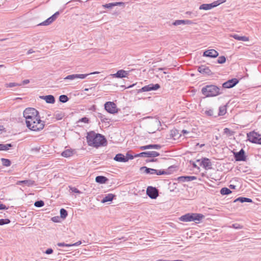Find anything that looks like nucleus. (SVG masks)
<instances>
[{"label": "nucleus", "mask_w": 261, "mask_h": 261, "mask_svg": "<svg viewBox=\"0 0 261 261\" xmlns=\"http://www.w3.org/2000/svg\"><path fill=\"white\" fill-rule=\"evenodd\" d=\"M87 140L89 146L95 147L104 145L107 142L103 136L99 134H96L94 132H90L88 133Z\"/></svg>", "instance_id": "nucleus-1"}, {"label": "nucleus", "mask_w": 261, "mask_h": 261, "mask_svg": "<svg viewBox=\"0 0 261 261\" xmlns=\"http://www.w3.org/2000/svg\"><path fill=\"white\" fill-rule=\"evenodd\" d=\"M201 92L206 97L216 96L223 93L220 88L214 85H207L203 87Z\"/></svg>", "instance_id": "nucleus-2"}, {"label": "nucleus", "mask_w": 261, "mask_h": 261, "mask_svg": "<svg viewBox=\"0 0 261 261\" xmlns=\"http://www.w3.org/2000/svg\"><path fill=\"white\" fill-rule=\"evenodd\" d=\"M25 123L27 127L33 131L42 130L45 125L44 122L40 119V116L36 117V119L28 120Z\"/></svg>", "instance_id": "nucleus-3"}, {"label": "nucleus", "mask_w": 261, "mask_h": 261, "mask_svg": "<svg viewBox=\"0 0 261 261\" xmlns=\"http://www.w3.org/2000/svg\"><path fill=\"white\" fill-rule=\"evenodd\" d=\"M203 217L204 216L200 214L188 213L181 216L179 220L183 222H196L200 221Z\"/></svg>", "instance_id": "nucleus-4"}, {"label": "nucleus", "mask_w": 261, "mask_h": 261, "mask_svg": "<svg viewBox=\"0 0 261 261\" xmlns=\"http://www.w3.org/2000/svg\"><path fill=\"white\" fill-rule=\"evenodd\" d=\"M23 115L25 119V122L28 120L36 119V117L40 116L39 112L33 108H26L23 111Z\"/></svg>", "instance_id": "nucleus-5"}, {"label": "nucleus", "mask_w": 261, "mask_h": 261, "mask_svg": "<svg viewBox=\"0 0 261 261\" xmlns=\"http://www.w3.org/2000/svg\"><path fill=\"white\" fill-rule=\"evenodd\" d=\"M140 171L146 174H156L159 175L167 174V172L165 170H158L152 168H147L145 166L141 167Z\"/></svg>", "instance_id": "nucleus-6"}, {"label": "nucleus", "mask_w": 261, "mask_h": 261, "mask_svg": "<svg viewBox=\"0 0 261 261\" xmlns=\"http://www.w3.org/2000/svg\"><path fill=\"white\" fill-rule=\"evenodd\" d=\"M252 200L251 199L246 198V197H239L232 201H229L230 203V206L231 208H237L239 207L240 205L238 204V203H243V202H252Z\"/></svg>", "instance_id": "nucleus-7"}, {"label": "nucleus", "mask_w": 261, "mask_h": 261, "mask_svg": "<svg viewBox=\"0 0 261 261\" xmlns=\"http://www.w3.org/2000/svg\"><path fill=\"white\" fill-rule=\"evenodd\" d=\"M99 72L98 71H95L93 72H91L89 74H70L69 75H67L64 78V80H74L76 79H85L87 76L90 74H95L99 73Z\"/></svg>", "instance_id": "nucleus-8"}, {"label": "nucleus", "mask_w": 261, "mask_h": 261, "mask_svg": "<svg viewBox=\"0 0 261 261\" xmlns=\"http://www.w3.org/2000/svg\"><path fill=\"white\" fill-rule=\"evenodd\" d=\"M225 2H226V0H218V1H215L211 4H202L200 6L199 9L205 10H210L214 7H216L219 6L220 4H222Z\"/></svg>", "instance_id": "nucleus-9"}, {"label": "nucleus", "mask_w": 261, "mask_h": 261, "mask_svg": "<svg viewBox=\"0 0 261 261\" xmlns=\"http://www.w3.org/2000/svg\"><path fill=\"white\" fill-rule=\"evenodd\" d=\"M105 109L108 112L111 114H115L118 112L116 105L114 102H106L105 104Z\"/></svg>", "instance_id": "nucleus-10"}, {"label": "nucleus", "mask_w": 261, "mask_h": 261, "mask_svg": "<svg viewBox=\"0 0 261 261\" xmlns=\"http://www.w3.org/2000/svg\"><path fill=\"white\" fill-rule=\"evenodd\" d=\"M146 194L151 199H155L159 195L157 189L151 186L147 188Z\"/></svg>", "instance_id": "nucleus-11"}, {"label": "nucleus", "mask_w": 261, "mask_h": 261, "mask_svg": "<svg viewBox=\"0 0 261 261\" xmlns=\"http://www.w3.org/2000/svg\"><path fill=\"white\" fill-rule=\"evenodd\" d=\"M160 155L159 153L155 151H148L141 152L135 155V156H141L144 158L156 157Z\"/></svg>", "instance_id": "nucleus-12"}, {"label": "nucleus", "mask_w": 261, "mask_h": 261, "mask_svg": "<svg viewBox=\"0 0 261 261\" xmlns=\"http://www.w3.org/2000/svg\"><path fill=\"white\" fill-rule=\"evenodd\" d=\"M160 88V85L159 84H150L148 85L142 87L141 89L139 90V92H148L152 90H156Z\"/></svg>", "instance_id": "nucleus-13"}, {"label": "nucleus", "mask_w": 261, "mask_h": 261, "mask_svg": "<svg viewBox=\"0 0 261 261\" xmlns=\"http://www.w3.org/2000/svg\"><path fill=\"white\" fill-rule=\"evenodd\" d=\"M234 158L237 161H245L246 160V156L245 155L244 150L242 149L239 152H233Z\"/></svg>", "instance_id": "nucleus-14"}, {"label": "nucleus", "mask_w": 261, "mask_h": 261, "mask_svg": "<svg viewBox=\"0 0 261 261\" xmlns=\"http://www.w3.org/2000/svg\"><path fill=\"white\" fill-rule=\"evenodd\" d=\"M197 162H200V166H202L203 167L206 169L211 168L212 163L208 159L204 158L201 162L199 160H197Z\"/></svg>", "instance_id": "nucleus-15"}, {"label": "nucleus", "mask_w": 261, "mask_h": 261, "mask_svg": "<svg viewBox=\"0 0 261 261\" xmlns=\"http://www.w3.org/2000/svg\"><path fill=\"white\" fill-rule=\"evenodd\" d=\"M128 75V71L121 69L118 70L116 73L112 74L111 75L113 77L122 78L125 77Z\"/></svg>", "instance_id": "nucleus-16"}, {"label": "nucleus", "mask_w": 261, "mask_h": 261, "mask_svg": "<svg viewBox=\"0 0 261 261\" xmlns=\"http://www.w3.org/2000/svg\"><path fill=\"white\" fill-rule=\"evenodd\" d=\"M247 138L248 140L252 143H256V142L258 141H257V138H258V134L254 132H250L247 134Z\"/></svg>", "instance_id": "nucleus-17"}, {"label": "nucleus", "mask_w": 261, "mask_h": 261, "mask_svg": "<svg viewBox=\"0 0 261 261\" xmlns=\"http://www.w3.org/2000/svg\"><path fill=\"white\" fill-rule=\"evenodd\" d=\"M219 55L218 53L215 49H212L205 51L203 53V56L211 58H216Z\"/></svg>", "instance_id": "nucleus-18"}, {"label": "nucleus", "mask_w": 261, "mask_h": 261, "mask_svg": "<svg viewBox=\"0 0 261 261\" xmlns=\"http://www.w3.org/2000/svg\"><path fill=\"white\" fill-rule=\"evenodd\" d=\"M229 37H232L238 41H248L249 40L248 37L240 36L234 33H229Z\"/></svg>", "instance_id": "nucleus-19"}, {"label": "nucleus", "mask_w": 261, "mask_h": 261, "mask_svg": "<svg viewBox=\"0 0 261 261\" xmlns=\"http://www.w3.org/2000/svg\"><path fill=\"white\" fill-rule=\"evenodd\" d=\"M198 70L199 72L206 75H211L212 72L211 69L205 65H201L198 67Z\"/></svg>", "instance_id": "nucleus-20"}, {"label": "nucleus", "mask_w": 261, "mask_h": 261, "mask_svg": "<svg viewBox=\"0 0 261 261\" xmlns=\"http://www.w3.org/2000/svg\"><path fill=\"white\" fill-rule=\"evenodd\" d=\"M125 4L123 2H115L113 3L106 4L102 5V7L105 8H112L114 6H122L124 7Z\"/></svg>", "instance_id": "nucleus-21"}, {"label": "nucleus", "mask_w": 261, "mask_h": 261, "mask_svg": "<svg viewBox=\"0 0 261 261\" xmlns=\"http://www.w3.org/2000/svg\"><path fill=\"white\" fill-rule=\"evenodd\" d=\"M114 160L117 162H126L128 161V159H127L125 156L121 153L116 154L114 157Z\"/></svg>", "instance_id": "nucleus-22"}, {"label": "nucleus", "mask_w": 261, "mask_h": 261, "mask_svg": "<svg viewBox=\"0 0 261 261\" xmlns=\"http://www.w3.org/2000/svg\"><path fill=\"white\" fill-rule=\"evenodd\" d=\"M40 97L42 99L45 100V101L48 103H54L55 102V97L51 95L42 96Z\"/></svg>", "instance_id": "nucleus-23"}, {"label": "nucleus", "mask_w": 261, "mask_h": 261, "mask_svg": "<svg viewBox=\"0 0 261 261\" xmlns=\"http://www.w3.org/2000/svg\"><path fill=\"white\" fill-rule=\"evenodd\" d=\"M192 22L190 20H176L173 23L174 25H179L181 24H191Z\"/></svg>", "instance_id": "nucleus-24"}, {"label": "nucleus", "mask_w": 261, "mask_h": 261, "mask_svg": "<svg viewBox=\"0 0 261 261\" xmlns=\"http://www.w3.org/2000/svg\"><path fill=\"white\" fill-rule=\"evenodd\" d=\"M178 180L181 182L189 181L196 179V177L194 176H186L178 177Z\"/></svg>", "instance_id": "nucleus-25"}, {"label": "nucleus", "mask_w": 261, "mask_h": 261, "mask_svg": "<svg viewBox=\"0 0 261 261\" xmlns=\"http://www.w3.org/2000/svg\"><path fill=\"white\" fill-rule=\"evenodd\" d=\"M115 195L113 194H108L103 198L101 200L102 203H106L107 202H110L113 200Z\"/></svg>", "instance_id": "nucleus-26"}, {"label": "nucleus", "mask_w": 261, "mask_h": 261, "mask_svg": "<svg viewBox=\"0 0 261 261\" xmlns=\"http://www.w3.org/2000/svg\"><path fill=\"white\" fill-rule=\"evenodd\" d=\"M108 180V179L103 176H97L95 178L96 182L99 184H105Z\"/></svg>", "instance_id": "nucleus-27"}, {"label": "nucleus", "mask_w": 261, "mask_h": 261, "mask_svg": "<svg viewBox=\"0 0 261 261\" xmlns=\"http://www.w3.org/2000/svg\"><path fill=\"white\" fill-rule=\"evenodd\" d=\"M74 150L72 149H66L62 153V155L65 158L72 156L73 154Z\"/></svg>", "instance_id": "nucleus-28"}, {"label": "nucleus", "mask_w": 261, "mask_h": 261, "mask_svg": "<svg viewBox=\"0 0 261 261\" xmlns=\"http://www.w3.org/2000/svg\"><path fill=\"white\" fill-rule=\"evenodd\" d=\"M11 144H0V151H7L12 147Z\"/></svg>", "instance_id": "nucleus-29"}, {"label": "nucleus", "mask_w": 261, "mask_h": 261, "mask_svg": "<svg viewBox=\"0 0 261 261\" xmlns=\"http://www.w3.org/2000/svg\"><path fill=\"white\" fill-rule=\"evenodd\" d=\"M21 184H24L28 186H32L34 185L35 181L32 180H21L17 182V184L20 185Z\"/></svg>", "instance_id": "nucleus-30"}, {"label": "nucleus", "mask_w": 261, "mask_h": 261, "mask_svg": "<svg viewBox=\"0 0 261 261\" xmlns=\"http://www.w3.org/2000/svg\"><path fill=\"white\" fill-rule=\"evenodd\" d=\"M204 114L208 116H214L215 117L217 116V113L214 112L213 110L212 109L205 111Z\"/></svg>", "instance_id": "nucleus-31"}, {"label": "nucleus", "mask_w": 261, "mask_h": 261, "mask_svg": "<svg viewBox=\"0 0 261 261\" xmlns=\"http://www.w3.org/2000/svg\"><path fill=\"white\" fill-rule=\"evenodd\" d=\"M226 106H222L219 108V113L217 114V116H222L224 115L226 113Z\"/></svg>", "instance_id": "nucleus-32"}, {"label": "nucleus", "mask_w": 261, "mask_h": 261, "mask_svg": "<svg viewBox=\"0 0 261 261\" xmlns=\"http://www.w3.org/2000/svg\"><path fill=\"white\" fill-rule=\"evenodd\" d=\"M238 83L239 80L237 79L229 80V89L235 86Z\"/></svg>", "instance_id": "nucleus-33"}, {"label": "nucleus", "mask_w": 261, "mask_h": 261, "mask_svg": "<svg viewBox=\"0 0 261 261\" xmlns=\"http://www.w3.org/2000/svg\"><path fill=\"white\" fill-rule=\"evenodd\" d=\"M233 181L237 182L236 179H232V180H230L229 182L232 184H229V189L234 190L237 189V187H239V185L238 183H237V185L234 184Z\"/></svg>", "instance_id": "nucleus-34"}, {"label": "nucleus", "mask_w": 261, "mask_h": 261, "mask_svg": "<svg viewBox=\"0 0 261 261\" xmlns=\"http://www.w3.org/2000/svg\"><path fill=\"white\" fill-rule=\"evenodd\" d=\"M1 161L3 165L5 166L9 167L11 165V161L8 159L2 158Z\"/></svg>", "instance_id": "nucleus-35"}, {"label": "nucleus", "mask_w": 261, "mask_h": 261, "mask_svg": "<svg viewBox=\"0 0 261 261\" xmlns=\"http://www.w3.org/2000/svg\"><path fill=\"white\" fill-rule=\"evenodd\" d=\"M22 84L16 83H6L5 86L7 88H11L15 86H21Z\"/></svg>", "instance_id": "nucleus-36"}, {"label": "nucleus", "mask_w": 261, "mask_h": 261, "mask_svg": "<svg viewBox=\"0 0 261 261\" xmlns=\"http://www.w3.org/2000/svg\"><path fill=\"white\" fill-rule=\"evenodd\" d=\"M68 97L65 95H62L59 97V100L60 102L65 103L68 100Z\"/></svg>", "instance_id": "nucleus-37"}, {"label": "nucleus", "mask_w": 261, "mask_h": 261, "mask_svg": "<svg viewBox=\"0 0 261 261\" xmlns=\"http://www.w3.org/2000/svg\"><path fill=\"white\" fill-rule=\"evenodd\" d=\"M67 216V212L66 210L64 208H61L60 210V216L62 218H65Z\"/></svg>", "instance_id": "nucleus-38"}, {"label": "nucleus", "mask_w": 261, "mask_h": 261, "mask_svg": "<svg viewBox=\"0 0 261 261\" xmlns=\"http://www.w3.org/2000/svg\"><path fill=\"white\" fill-rule=\"evenodd\" d=\"M148 149H160L161 148V145L158 144H150L148 145Z\"/></svg>", "instance_id": "nucleus-39"}, {"label": "nucleus", "mask_w": 261, "mask_h": 261, "mask_svg": "<svg viewBox=\"0 0 261 261\" xmlns=\"http://www.w3.org/2000/svg\"><path fill=\"white\" fill-rule=\"evenodd\" d=\"M44 204V202L42 200L37 201L35 202L34 205L37 207H41Z\"/></svg>", "instance_id": "nucleus-40"}, {"label": "nucleus", "mask_w": 261, "mask_h": 261, "mask_svg": "<svg viewBox=\"0 0 261 261\" xmlns=\"http://www.w3.org/2000/svg\"><path fill=\"white\" fill-rule=\"evenodd\" d=\"M10 222V221L8 219H2L0 220V225L9 224Z\"/></svg>", "instance_id": "nucleus-41"}, {"label": "nucleus", "mask_w": 261, "mask_h": 261, "mask_svg": "<svg viewBox=\"0 0 261 261\" xmlns=\"http://www.w3.org/2000/svg\"><path fill=\"white\" fill-rule=\"evenodd\" d=\"M220 193L222 195H228V188H223L220 191Z\"/></svg>", "instance_id": "nucleus-42"}, {"label": "nucleus", "mask_w": 261, "mask_h": 261, "mask_svg": "<svg viewBox=\"0 0 261 261\" xmlns=\"http://www.w3.org/2000/svg\"><path fill=\"white\" fill-rule=\"evenodd\" d=\"M70 190H71L72 192H74L75 193L77 194H80L81 192L77 188L75 187H72L71 186L69 187Z\"/></svg>", "instance_id": "nucleus-43"}, {"label": "nucleus", "mask_w": 261, "mask_h": 261, "mask_svg": "<svg viewBox=\"0 0 261 261\" xmlns=\"http://www.w3.org/2000/svg\"><path fill=\"white\" fill-rule=\"evenodd\" d=\"M226 61V58L224 56H221L218 59V63L220 64L224 63Z\"/></svg>", "instance_id": "nucleus-44"}, {"label": "nucleus", "mask_w": 261, "mask_h": 261, "mask_svg": "<svg viewBox=\"0 0 261 261\" xmlns=\"http://www.w3.org/2000/svg\"><path fill=\"white\" fill-rule=\"evenodd\" d=\"M225 88H228V81L223 84L222 87L220 88L221 91L223 92Z\"/></svg>", "instance_id": "nucleus-45"}, {"label": "nucleus", "mask_w": 261, "mask_h": 261, "mask_svg": "<svg viewBox=\"0 0 261 261\" xmlns=\"http://www.w3.org/2000/svg\"><path fill=\"white\" fill-rule=\"evenodd\" d=\"M57 245L59 247H70V244H65L64 243H58Z\"/></svg>", "instance_id": "nucleus-46"}, {"label": "nucleus", "mask_w": 261, "mask_h": 261, "mask_svg": "<svg viewBox=\"0 0 261 261\" xmlns=\"http://www.w3.org/2000/svg\"><path fill=\"white\" fill-rule=\"evenodd\" d=\"M232 227L234 229H241L242 228V226L238 223L233 224Z\"/></svg>", "instance_id": "nucleus-47"}, {"label": "nucleus", "mask_w": 261, "mask_h": 261, "mask_svg": "<svg viewBox=\"0 0 261 261\" xmlns=\"http://www.w3.org/2000/svg\"><path fill=\"white\" fill-rule=\"evenodd\" d=\"M50 24V22H49V20L48 19H47L46 20L43 21V22L40 23V25H48Z\"/></svg>", "instance_id": "nucleus-48"}, {"label": "nucleus", "mask_w": 261, "mask_h": 261, "mask_svg": "<svg viewBox=\"0 0 261 261\" xmlns=\"http://www.w3.org/2000/svg\"><path fill=\"white\" fill-rule=\"evenodd\" d=\"M63 115L61 113H60V114H57L56 115V118L57 119V120H61L62 119V118H63Z\"/></svg>", "instance_id": "nucleus-49"}, {"label": "nucleus", "mask_w": 261, "mask_h": 261, "mask_svg": "<svg viewBox=\"0 0 261 261\" xmlns=\"http://www.w3.org/2000/svg\"><path fill=\"white\" fill-rule=\"evenodd\" d=\"M125 157L128 159V160L129 159L132 160L134 159V156L129 154L128 152L126 153Z\"/></svg>", "instance_id": "nucleus-50"}, {"label": "nucleus", "mask_w": 261, "mask_h": 261, "mask_svg": "<svg viewBox=\"0 0 261 261\" xmlns=\"http://www.w3.org/2000/svg\"><path fill=\"white\" fill-rule=\"evenodd\" d=\"M59 15V12H57L54 15H53L51 17L54 19V20H55Z\"/></svg>", "instance_id": "nucleus-51"}, {"label": "nucleus", "mask_w": 261, "mask_h": 261, "mask_svg": "<svg viewBox=\"0 0 261 261\" xmlns=\"http://www.w3.org/2000/svg\"><path fill=\"white\" fill-rule=\"evenodd\" d=\"M53 252V250L51 248H48L45 251V253L47 254H51Z\"/></svg>", "instance_id": "nucleus-52"}, {"label": "nucleus", "mask_w": 261, "mask_h": 261, "mask_svg": "<svg viewBox=\"0 0 261 261\" xmlns=\"http://www.w3.org/2000/svg\"><path fill=\"white\" fill-rule=\"evenodd\" d=\"M82 243L81 241H78L74 244H70V246H76L81 245Z\"/></svg>", "instance_id": "nucleus-53"}, {"label": "nucleus", "mask_w": 261, "mask_h": 261, "mask_svg": "<svg viewBox=\"0 0 261 261\" xmlns=\"http://www.w3.org/2000/svg\"><path fill=\"white\" fill-rule=\"evenodd\" d=\"M80 121L82 122H85V123H87L89 121V119L87 117H84V118H82L80 120Z\"/></svg>", "instance_id": "nucleus-54"}, {"label": "nucleus", "mask_w": 261, "mask_h": 261, "mask_svg": "<svg viewBox=\"0 0 261 261\" xmlns=\"http://www.w3.org/2000/svg\"><path fill=\"white\" fill-rule=\"evenodd\" d=\"M7 209L6 205L3 204H0V210H6Z\"/></svg>", "instance_id": "nucleus-55"}, {"label": "nucleus", "mask_w": 261, "mask_h": 261, "mask_svg": "<svg viewBox=\"0 0 261 261\" xmlns=\"http://www.w3.org/2000/svg\"><path fill=\"white\" fill-rule=\"evenodd\" d=\"M257 141H258L256 142V143L261 144V136L260 135H258V138H257Z\"/></svg>", "instance_id": "nucleus-56"}, {"label": "nucleus", "mask_w": 261, "mask_h": 261, "mask_svg": "<svg viewBox=\"0 0 261 261\" xmlns=\"http://www.w3.org/2000/svg\"><path fill=\"white\" fill-rule=\"evenodd\" d=\"M141 150L148 149V145L143 146L140 147Z\"/></svg>", "instance_id": "nucleus-57"}, {"label": "nucleus", "mask_w": 261, "mask_h": 261, "mask_svg": "<svg viewBox=\"0 0 261 261\" xmlns=\"http://www.w3.org/2000/svg\"><path fill=\"white\" fill-rule=\"evenodd\" d=\"M30 83V80H25L24 81H23L22 82V84L23 85H25V84H28Z\"/></svg>", "instance_id": "nucleus-58"}, {"label": "nucleus", "mask_w": 261, "mask_h": 261, "mask_svg": "<svg viewBox=\"0 0 261 261\" xmlns=\"http://www.w3.org/2000/svg\"><path fill=\"white\" fill-rule=\"evenodd\" d=\"M151 124L153 125H157L158 124V121L156 120H153L151 122Z\"/></svg>", "instance_id": "nucleus-59"}, {"label": "nucleus", "mask_w": 261, "mask_h": 261, "mask_svg": "<svg viewBox=\"0 0 261 261\" xmlns=\"http://www.w3.org/2000/svg\"><path fill=\"white\" fill-rule=\"evenodd\" d=\"M182 132V133H183V134H184V135H185V134H189V132H188L187 130H185V129H183V130H182V132Z\"/></svg>", "instance_id": "nucleus-60"}, {"label": "nucleus", "mask_w": 261, "mask_h": 261, "mask_svg": "<svg viewBox=\"0 0 261 261\" xmlns=\"http://www.w3.org/2000/svg\"><path fill=\"white\" fill-rule=\"evenodd\" d=\"M34 52V50H33V49H29V50L28 51L27 54H30L33 53Z\"/></svg>", "instance_id": "nucleus-61"}, {"label": "nucleus", "mask_w": 261, "mask_h": 261, "mask_svg": "<svg viewBox=\"0 0 261 261\" xmlns=\"http://www.w3.org/2000/svg\"><path fill=\"white\" fill-rule=\"evenodd\" d=\"M48 19H49L50 23H52L54 21V19L51 16L50 17H49Z\"/></svg>", "instance_id": "nucleus-62"}, {"label": "nucleus", "mask_w": 261, "mask_h": 261, "mask_svg": "<svg viewBox=\"0 0 261 261\" xmlns=\"http://www.w3.org/2000/svg\"><path fill=\"white\" fill-rule=\"evenodd\" d=\"M228 132V128H225L224 129V133H226V134H227Z\"/></svg>", "instance_id": "nucleus-63"}, {"label": "nucleus", "mask_w": 261, "mask_h": 261, "mask_svg": "<svg viewBox=\"0 0 261 261\" xmlns=\"http://www.w3.org/2000/svg\"><path fill=\"white\" fill-rule=\"evenodd\" d=\"M156 160V159H152V160H146V162H154Z\"/></svg>", "instance_id": "nucleus-64"}]
</instances>
